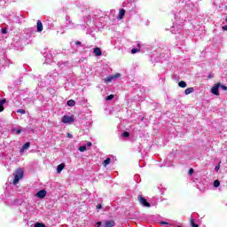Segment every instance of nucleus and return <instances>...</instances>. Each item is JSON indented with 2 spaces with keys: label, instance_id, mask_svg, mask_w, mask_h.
I'll return each mask as SVG.
<instances>
[{
  "label": "nucleus",
  "instance_id": "10",
  "mask_svg": "<svg viewBox=\"0 0 227 227\" xmlns=\"http://www.w3.org/2000/svg\"><path fill=\"white\" fill-rule=\"evenodd\" d=\"M47 196V191L45 190H40L35 193V198H39V200H43Z\"/></svg>",
  "mask_w": 227,
  "mask_h": 227
},
{
  "label": "nucleus",
  "instance_id": "24",
  "mask_svg": "<svg viewBox=\"0 0 227 227\" xmlns=\"http://www.w3.org/2000/svg\"><path fill=\"white\" fill-rule=\"evenodd\" d=\"M67 105L69 107H74L75 106V101L74 99H70V100L67 101Z\"/></svg>",
  "mask_w": 227,
  "mask_h": 227
},
{
  "label": "nucleus",
  "instance_id": "44",
  "mask_svg": "<svg viewBox=\"0 0 227 227\" xmlns=\"http://www.w3.org/2000/svg\"><path fill=\"white\" fill-rule=\"evenodd\" d=\"M97 227H100V226H102V223L99 221V222H97Z\"/></svg>",
  "mask_w": 227,
  "mask_h": 227
},
{
  "label": "nucleus",
  "instance_id": "42",
  "mask_svg": "<svg viewBox=\"0 0 227 227\" xmlns=\"http://www.w3.org/2000/svg\"><path fill=\"white\" fill-rule=\"evenodd\" d=\"M101 208H102V204H98L97 205V209L98 210H101Z\"/></svg>",
  "mask_w": 227,
  "mask_h": 227
},
{
  "label": "nucleus",
  "instance_id": "16",
  "mask_svg": "<svg viewBox=\"0 0 227 227\" xmlns=\"http://www.w3.org/2000/svg\"><path fill=\"white\" fill-rule=\"evenodd\" d=\"M36 28H37V33H42L43 31V24H42L41 20H37Z\"/></svg>",
  "mask_w": 227,
  "mask_h": 227
},
{
  "label": "nucleus",
  "instance_id": "35",
  "mask_svg": "<svg viewBox=\"0 0 227 227\" xmlns=\"http://www.w3.org/2000/svg\"><path fill=\"white\" fill-rule=\"evenodd\" d=\"M220 88L223 90V91H227V86L220 83Z\"/></svg>",
  "mask_w": 227,
  "mask_h": 227
},
{
  "label": "nucleus",
  "instance_id": "43",
  "mask_svg": "<svg viewBox=\"0 0 227 227\" xmlns=\"http://www.w3.org/2000/svg\"><path fill=\"white\" fill-rule=\"evenodd\" d=\"M3 145V135H0V146Z\"/></svg>",
  "mask_w": 227,
  "mask_h": 227
},
{
  "label": "nucleus",
  "instance_id": "3",
  "mask_svg": "<svg viewBox=\"0 0 227 227\" xmlns=\"http://www.w3.org/2000/svg\"><path fill=\"white\" fill-rule=\"evenodd\" d=\"M58 77H59V74H58V72L49 73L45 76L44 82L48 86H52L56 84V82H58Z\"/></svg>",
  "mask_w": 227,
  "mask_h": 227
},
{
  "label": "nucleus",
  "instance_id": "21",
  "mask_svg": "<svg viewBox=\"0 0 227 227\" xmlns=\"http://www.w3.org/2000/svg\"><path fill=\"white\" fill-rule=\"evenodd\" d=\"M109 164H111V158H106L104 161H103V166L105 168H107V166H109Z\"/></svg>",
  "mask_w": 227,
  "mask_h": 227
},
{
  "label": "nucleus",
  "instance_id": "14",
  "mask_svg": "<svg viewBox=\"0 0 227 227\" xmlns=\"http://www.w3.org/2000/svg\"><path fill=\"white\" fill-rule=\"evenodd\" d=\"M30 146H31V143L27 142L22 145L21 149L20 150V153H24V152H26V150H27V148H29Z\"/></svg>",
  "mask_w": 227,
  "mask_h": 227
},
{
  "label": "nucleus",
  "instance_id": "4",
  "mask_svg": "<svg viewBox=\"0 0 227 227\" xmlns=\"http://www.w3.org/2000/svg\"><path fill=\"white\" fill-rule=\"evenodd\" d=\"M44 59H45V63L47 65H49V63H52V61L54 60V55H52V51L51 50H46L43 54Z\"/></svg>",
  "mask_w": 227,
  "mask_h": 227
},
{
  "label": "nucleus",
  "instance_id": "6",
  "mask_svg": "<svg viewBox=\"0 0 227 227\" xmlns=\"http://www.w3.org/2000/svg\"><path fill=\"white\" fill-rule=\"evenodd\" d=\"M137 198H138V201H139L140 205H142V207H145L146 208H150V207H152V204H150V202H148V200H146V199L145 197L138 195Z\"/></svg>",
  "mask_w": 227,
  "mask_h": 227
},
{
  "label": "nucleus",
  "instance_id": "2",
  "mask_svg": "<svg viewBox=\"0 0 227 227\" xmlns=\"http://www.w3.org/2000/svg\"><path fill=\"white\" fill-rule=\"evenodd\" d=\"M98 19V15H97L95 12L86 11L84 20L87 26H93V24H95V21H97Z\"/></svg>",
  "mask_w": 227,
  "mask_h": 227
},
{
  "label": "nucleus",
  "instance_id": "28",
  "mask_svg": "<svg viewBox=\"0 0 227 227\" xmlns=\"http://www.w3.org/2000/svg\"><path fill=\"white\" fill-rule=\"evenodd\" d=\"M219 185H221V182H219V180H215L214 181V187L217 188V187H219Z\"/></svg>",
  "mask_w": 227,
  "mask_h": 227
},
{
  "label": "nucleus",
  "instance_id": "8",
  "mask_svg": "<svg viewBox=\"0 0 227 227\" xmlns=\"http://www.w3.org/2000/svg\"><path fill=\"white\" fill-rule=\"evenodd\" d=\"M20 19H22V15L17 16V14H13L12 16L9 17V20L11 22H15L16 24L20 23Z\"/></svg>",
  "mask_w": 227,
  "mask_h": 227
},
{
  "label": "nucleus",
  "instance_id": "11",
  "mask_svg": "<svg viewBox=\"0 0 227 227\" xmlns=\"http://www.w3.org/2000/svg\"><path fill=\"white\" fill-rule=\"evenodd\" d=\"M221 86V83H217L215 84L214 87H212L211 89V93H213V95H219V88Z\"/></svg>",
  "mask_w": 227,
  "mask_h": 227
},
{
  "label": "nucleus",
  "instance_id": "26",
  "mask_svg": "<svg viewBox=\"0 0 227 227\" xmlns=\"http://www.w3.org/2000/svg\"><path fill=\"white\" fill-rule=\"evenodd\" d=\"M114 98V95L111 94L106 98V100L109 102V100H113Z\"/></svg>",
  "mask_w": 227,
  "mask_h": 227
},
{
  "label": "nucleus",
  "instance_id": "32",
  "mask_svg": "<svg viewBox=\"0 0 227 227\" xmlns=\"http://www.w3.org/2000/svg\"><path fill=\"white\" fill-rule=\"evenodd\" d=\"M137 52H139V49H137V48H133V49L131 50V54H137Z\"/></svg>",
  "mask_w": 227,
  "mask_h": 227
},
{
  "label": "nucleus",
  "instance_id": "27",
  "mask_svg": "<svg viewBox=\"0 0 227 227\" xmlns=\"http://www.w3.org/2000/svg\"><path fill=\"white\" fill-rule=\"evenodd\" d=\"M78 150H79V152H86V150H87V147H86V145H82V146H80L79 148H78Z\"/></svg>",
  "mask_w": 227,
  "mask_h": 227
},
{
  "label": "nucleus",
  "instance_id": "19",
  "mask_svg": "<svg viewBox=\"0 0 227 227\" xmlns=\"http://www.w3.org/2000/svg\"><path fill=\"white\" fill-rule=\"evenodd\" d=\"M65 169V163H61L57 166V173H61Z\"/></svg>",
  "mask_w": 227,
  "mask_h": 227
},
{
  "label": "nucleus",
  "instance_id": "18",
  "mask_svg": "<svg viewBox=\"0 0 227 227\" xmlns=\"http://www.w3.org/2000/svg\"><path fill=\"white\" fill-rule=\"evenodd\" d=\"M93 53L95 56H102V50H100L98 47H96L94 48Z\"/></svg>",
  "mask_w": 227,
  "mask_h": 227
},
{
  "label": "nucleus",
  "instance_id": "22",
  "mask_svg": "<svg viewBox=\"0 0 227 227\" xmlns=\"http://www.w3.org/2000/svg\"><path fill=\"white\" fill-rule=\"evenodd\" d=\"M11 132H12V134H20V132H22V129L12 128L11 129Z\"/></svg>",
  "mask_w": 227,
  "mask_h": 227
},
{
  "label": "nucleus",
  "instance_id": "20",
  "mask_svg": "<svg viewBox=\"0 0 227 227\" xmlns=\"http://www.w3.org/2000/svg\"><path fill=\"white\" fill-rule=\"evenodd\" d=\"M123 17H125V9H121L119 12L118 19L121 20Z\"/></svg>",
  "mask_w": 227,
  "mask_h": 227
},
{
  "label": "nucleus",
  "instance_id": "17",
  "mask_svg": "<svg viewBox=\"0 0 227 227\" xmlns=\"http://www.w3.org/2000/svg\"><path fill=\"white\" fill-rule=\"evenodd\" d=\"M6 104V98L0 99V113L4 111V105Z\"/></svg>",
  "mask_w": 227,
  "mask_h": 227
},
{
  "label": "nucleus",
  "instance_id": "33",
  "mask_svg": "<svg viewBox=\"0 0 227 227\" xmlns=\"http://www.w3.org/2000/svg\"><path fill=\"white\" fill-rule=\"evenodd\" d=\"M17 113H19L20 114H26V110H24V109H18Z\"/></svg>",
  "mask_w": 227,
  "mask_h": 227
},
{
  "label": "nucleus",
  "instance_id": "30",
  "mask_svg": "<svg viewBox=\"0 0 227 227\" xmlns=\"http://www.w3.org/2000/svg\"><path fill=\"white\" fill-rule=\"evenodd\" d=\"M67 22L69 26H71V27H74V22H72V20H70V18H67Z\"/></svg>",
  "mask_w": 227,
  "mask_h": 227
},
{
  "label": "nucleus",
  "instance_id": "13",
  "mask_svg": "<svg viewBox=\"0 0 227 227\" xmlns=\"http://www.w3.org/2000/svg\"><path fill=\"white\" fill-rule=\"evenodd\" d=\"M129 137H130V133L129 131H124L120 137V139L121 141H126Z\"/></svg>",
  "mask_w": 227,
  "mask_h": 227
},
{
  "label": "nucleus",
  "instance_id": "34",
  "mask_svg": "<svg viewBox=\"0 0 227 227\" xmlns=\"http://www.w3.org/2000/svg\"><path fill=\"white\" fill-rule=\"evenodd\" d=\"M191 226L192 227H198V224H196V223H194V219L191 220Z\"/></svg>",
  "mask_w": 227,
  "mask_h": 227
},
{
  "label": "nucleus",
  "instance_id": "12",
  "mask_svg": "<svg viewBox=\"0 0 227 227\" xmlns=\"http://www.w3.org/2000/svg\"><path fill=\"white\" fill-rule=\"evenodd\" d=\"M116 224L114 221L113 220H106L104 222V224L102 227H114Z\"/></svg>",
  "mask_w": 227,
  "mask_h": 227
},
{
  "label": "nucleus",
  "instance_id": "31",
  "mask_svg": "<svg viewBox=\"0 0 227 227\" xmlns=\"http://www.w3.org/2000/svg\"><path fill=\"white\" fill-rule=\"evenodd\" d=\"M58 66L60 67V68H63V67H67V62H63V61L59 62Z\"/></svg>",
  "mask_w": 227,
  "mask_h": 227
},
{
  "label": "nucleus",
  "instance_id": "41",
  "mask_svg": "<svg viewBox=\"0 0 227 227\" xmlns=\"http://www.w3.org/2000/svg\"><path fill=\"white\" fill-rule=\"evenodd\" d=\"M91 145H92V144H91V142H87V143H86V145H85V146H86V148H87V147L91 146Z\"/></svg>",
  "mask_w": 227,
  "mask_h": 227
},
{
  "label": "nucleus",
  "instance_id": "7",
  "mask_svg": "<svg viewBox=\"0 0 227 227\" xmlns=\"http://www.w3.org/2000/svg\"><path fill=\"white\" fill-rule=\"evenodd\" d=\"M121 74H115L114 75H109L104 79V82H106V84H108V82H113V81H116L118 79V77H121Z\"/></svg>",
  "mask_w": 227,
  "mask_h": 227
},
{
  "label": "nucleus",
  "instance_id": "40",
  "mask_svg": "<svg viewBox=\"0 0 227 227\" xmlns=\"http://www.w3.org/2000/svg\"><path fill=\"white\" fill-rule=\"evenodd\" d=\"M67 136L69 139H72V137H74V136L71 133H67Z\"/></svg>",
  "mask_w": 227,
  "mask_h": 227
},
{
  "label": "nucleus",
  "instance_id": "49",
  "mask_svg": "<svg viewBox=\"0 0 227 227\" xmlns=\"http://www.w3.org/2000/svg\"><path fill=\"white\" fill-rule=\"evenodd\" d=\"M225 22H227V17H226V19H225Z\"/></svg>",
  "mask_w": 227,
  "mask_h": 227
},
{
  "label": "nucleus",
  "instance_id": "48",
  "mask_svg": "<svg viewBox=\"0 0 227 227\" xmlns=\"http://www.w3.org/2000/svg\"><path fill=\"white\" fill-rule=\"evenodd\" d=\"M177 1H178L179 3H180V2L184 3V0H177Z\"/></svg>",
  "mask_w": 227,
  "mask_h": 227
},
{
  "label": "nucleus",
  "instance_id": "47",
  "mask_svg": "<svg viewBox=\"0 0 227 227\" xmlns=\"http://www.w3.org/2000/svg\"><path fill=\"white\" fill-rule=\"evenodd\" d=\"M81 27H82V29H85V28H86V26L82 25Z\"/></svg>",
  "mask_w": 227,
  "mask_h": 227
},
{
  "label": "nucleus",
  "instance_id": "46",
  "mask_svg": "<svg viewBox=\"0 0 227 227\" xmlns=\"http://www.w3.org/2000/svg\"><path fill=\"white\" fill-rule=\"evenodd\" d=\"M82 43L80 41L75 42V45H81Z\"/></svg>",
  "mask_w": 227,
  "mask_h": 227
},
{
  "label": "nucleus",
  "instance_id": "37",
  "mask_svg": "<svg viewBox=\"0 0 227 227\" xmlns=\"http://www.w3.org/2000/svg\"><path fill=\"white\" fill-rule=\"evenodd\" d=\"M6 33H8V28H3L2 29V34L6 35Z\"/></svg>",
  "mask_w": 227,
  "mask_h": 227
},
{
  "label": "nucleus",
  "instance_id": "25",
  "mask_svg": "<svg viewBox=\"0 0 227 227\" xmlns=\"http://www.w3.org/2000/svg\"><path fill=\"white\" fill-rule=\"evenodd\" d=\"M178 86L180 88H187V83L184 81H181V82H178Z\"/></svg>",
  "mask_w": 227,
  "mask_h": 227
},
{
  "label": "nucleus",
  "instance_id": "36",
  "mask_svg": "<svg viewBox=\"0 0 227 227\" xmlns=\"http://www.w3.org/2000/svg\"><path fill=\"white\" fill-rule=\"evenodd\" d=\"M194 173V169L193 168H190L188 170V175L191 176V175H192Z\"/></svg>",
  "mask_w": 227,
  "mask_h": 227
},
{
  "label": "nucleus",
  "instance_id": "1",
  "mask_svg": "<svg viewBox=\"0 0 227 227\" xmlns=\"http://www.w3.org/2000/svg\"><path fill=\"white\" fill-rule=\"evenodd\" d=\"M185 10L186 11H172V15L175 19V22L173 23V26L171 27V32L174 35H184L182 36H177V40H185L187 36H189V31L182 30L184 28V26L181 25L186 19L189 17V14L191 15L192 12H196V9L194 7V3L191 2L190 0L186 1L185 3Z\"/></svg>",
  "mask_w": 227,
  "mask_h": 227
},
{
  "label": "nucleus",
  "instance_id": "29",
  "mask_svg": "<svg viewBox=\"0 0 227 227\" xmlns=\"http://www.w3.org/2000/svg\"><path fill=\"white\" fill-rule=\"evenodd\" d=\"M35 227H47L45 223H35Z\"/></svg>",
  "mask_w": 227,
  "mask_h": 227
},
{
  "label": "nucleus",
  "instance_id": "39",
  "mask_svg": "<svg viewBox=\"0 0 227 227\" xmlns=\"http://www.w3.org/2000/svg\"><path fill=\"white\" fill-rule=\"evenodd\" d=\"M219 169H221V166L216 165L215 168V171H219Z\"/></svg>",
  "mask_w": 227,
  "mask_h": 227
},
{
  "label": "nucleus",
  "instance_id": "9",
  "mask_svg": "<svg viewBox=\"0 0 227 227\" xmlns=\"http://www.w3.org/2000/svg\"><path fill=\"white\" fill-rule=\"evenodd\" d=\"M62 123H74V116L64 115L61 120Z\"/></svg>",
  "mask_w": 227,
  "mask_h": 227
},
{
  "label": "nucleus",
  "instance_id": "15",
  "mask_svg": "<svg viewBox=\"0 0 227 227\" xmlns=\"http://www.w3.org/2000/svg\"><path fill=\"white\" fill-rule=\"evenodd\" d=\"M22 203H24V200L22 199H15L12 201V205H15L16 207L22 205Z\"/></svg>",
  "mask_w": 227,
  "mask_h": 227
},
{
  "label": "nucleus",
  "instance_id": "38",
  "mask_svg": "<svg viewBox=\"0 0 227 227\" xmlns=\"http://www.w3.org/2000/svg\"><path fill=\"white\" fill-rule=\"evenodd\" d=\"M160 224L168 225V224H169V223L165 222V221H161V222H160Z\"/></svg>",
  "mask_w": 227,
  "mask_h": 227
},
{
  "label": "nucleus",
  "instance_id": "50",
  "mask_svg": "<svg viewBox=\"0 0 227 227\" xmlns=\"http://www.w3.org/2000/svg\"><path fill=\"white\" fill-rule=\"evenodd\" d=\"M209 77H212V75L209 74Z\"/></svg>",
  "mask_w": 227,
  "mask_h": 227
},
{
  "label": "nucleus",
  "instance_id": "23",
  "mask_svg": "<svg viewBox=\"0 0 227 227\" xmlns=\"http://www.w3.org/2000/svg\"><path fill=\"white\" fill-rule=\"evenodd\" d=\"M192 91H194V88L190 87L184 90V93H185V95H191V93H192Z\"/></svg>",
  "mask_w": 227,
  "mask_h": 227
},
{
  "label": "nucleus",
  "instance_id": "45",
  "mask_svg": "<svg viewBox=\"0 0 227 227\" xmlns=\"http://www.w3.org/2000/svg\"><path fill=\"white\" fill-rule=\"evenodd\" d=\"M222 28L223 31H227V25L223 26Z\"/></svg>",
  "mask_w": 227,
  "mask_h": 227
},
{
  "label": "nucleus",
  "instance_id": "5",
  "mask_svg": "<svg viewBox=\"0 0 227 227\" xmlns=\"http://www.w3.org/2000/svg\"><path fill=\"white\" fill-rule=\"evenodd\" d=\"M13 175H14L13 184L17 185V184H19L22 176H24V171L21 168H20V169H17Z\"/></svg>",
  "mask_w": 227,
  "mask_h": 227
}]
</instances>
